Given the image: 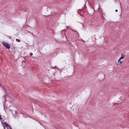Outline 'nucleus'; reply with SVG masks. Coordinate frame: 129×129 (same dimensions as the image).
Instances as JSON below:
<instances>
[{
	"instance_id": "obj_1",
	"label": "nucleus",
	"mask_w": 129,
	"mask_h": 129,
	"mask_svg": "<svg viewBox=\"0 0 129 129\" xmlns=\"http://www.w3.org/2000/svg\"><path fill=\"white\" fill-rule=\"evenodd\" d=\"M2 44L8 49L10 48V45L6 42H3L2 43Z\"/></svg>"
},
{
	"instance_id": "obj_2",
	"label": "nucleus",
	"mask_w": 129,
	"mask_h": 129,
	"mask_svg": "<svg viewBox=\"0 0 129 129\" xmlns=\"http://www.w3.org/2000/svg\"><path fill=\"white\" fill-rule=\"evenodd\" d=\"M121 59L120 58H119V59L118 60V64H120L122 63V61H121Z\"/></svg>"
},
{
	"instance_id": "obj_3",
	"label": "nucleus",
	"mask_w": 129,
	"mask_h": 129,
	"mask_svg": "<svg viewBox=\"0 0 129 129\" xmlns=\"http://www.w3.org/2000/svg\"><path fill=\"white\" fill-rule=\"evenodd\" d=\"M124 58V56L122 54H121V57L120 58V59H122Z\"/></svg>"
},
{
	"instance_id": "obj_4",
	"label": "nucleus",
	"mask_w": 129,
	"mask_h": 129,
	"mask_svg": "<svg viewBox=\"0 0 129 129\" xmlns=\"http://www.w3.org/2000/svg\"><path fill=\"white\" fill-rule=\"evenodd\" d=\"M4 124L7 126L8 127L9 126V125H8V124H7L6 122H4Z\"/></svg>"
},
{
	"instance_id": "obj_5",
	"label": "nucleus",
	"mask_w": 129,
	"mask_h": 129,
	"mask_svg": "<svg viewBox=\"0 0 129 129\" xmlns=\"http://www.w3.org/2000/svg\"><path fill=\"white\" fill-rule=\"evenodd\" d=\"M16 41L17 42H20V40H18L17 39H16Z\"/></svg>"
},
{
	"instance_id": "obj_6",
	"label": "nucleus",
	"mask_w": 129,
	"mask_h": 129,
	"mask_svg": "<svg viewBox=\"0 0 129 129\" xmlns=\"http://www.w3.org/2000/svg\"><path fill=\"white\" fill-rule=\"evenodd\" d=\"M2 118L1 117V116L0 115V120H2Z\"/></svg>"
},
{
	"instance_id": "obj_7",
	"label": "nucleus",
	"mask_w": 129,
	"mask_h": 129,
	"mask_svg": "<svg viewBox=\"0 0 129 129\" xmlns=\"http://www.w3.org/2000/svg\"><path fill=\"white\" fill-rule=\"evenodd\" d=\"M72 30V31H74L75 32H76L77 33V34L78 35H79V34L78 33V32H77L76 30H75V31H73V30Z\"/></svg>"
},
{
	"instance_id": "obj_8",
	"label": "nucleus",
	"mask_w": 129,
	"mask_h": 129,
	"mask_svg": "<svg viewBox=\"0 0 129 129\" xmlns=\"http://www.w3.org/2000/svg\"><path fill=\"white\" fill-rule=\"evenodd\" d=\"M10 129H12V128L9 125V126H8Z\"/></svg>"
},
{
	"instance_id": "obj_9",
	"label": "nucleus",
	"mask_w": 129,
	"mask_h": 129,
	"mask_svg": "<svg viewBox=\"0 0 129 129\" xmlns=\"http://www.w3.org/2000/svg\"><path fill=\"white\" fill-rule=\"evenodd\" d=\"M33 55V54L32 53H30V55H31V56H32Z\"/></svg>"
},
{
	"instance_id": "obj_10",
	"label": "nucleus",
	"mask_w": 129,
	"mask_h": 129,
	"mask_svg": "<svg viewBox=\"0 0 129 129\" xmlns=\"http://www.w3.org/2000/svg\"><path fill=\"white\" fill-rule=\"evenodd\" d=\"M9 38L10 39L11 38V37H10V36H9Z\"/></svg>"
},
{
	"instance_id": "obj_11",
	"label": "nucleus",
	"mask_w": 129,
	"mask_h": 129,
	"mask_svg": "<svg viewBox=\"0 0 129 129\" xmlns=\"http://www.w3.org/2000/svg\"><path fill=\"white\" fill-rule=\"evenodd\" d=\"M117 11H118V10H115V12H117Z\"/></svg>"
},
{
	"instance_id": "obj_12",
	"label": "nucleus",
	"mask_w": 129,
	"mask_h": 129,
	"mask_svg": "<svg viewBox=\"0 0 129 129\" xmlns=\"http://www.w3.org/2000/svg\"><path fill=\"white\" fill-rule=\"evenodd\" d=\"M1 123H2L3 124V122H2V121H1Z\"/></svg>"
},
{
	"instance_id": "obj_13",
	"label": "nucleus",
	"mask_w": 129,
	"mask_h": 129,
	"mask_svg": "<svg viewBox=\"0 0 129 129\" xmlns=\"http://www.w3.org/2000/svg\"><path fill=\"white\" fill-rule=\"evenodd\" d=\"M39 123H40V124L41 125H42V124L41 123H40V122H39Z\"/></svg>"
},
{
	"instance_id": "obj_14",
	"label": "nucleus",
	"mask_w": 129,
	"mask_h": 129,
	"mask_svg": "<svg viewBox=\"0 0 129 129\" xmlns=\"http://www.w3.org/2000/svg\"><path fill=\"white\" fill-rule=\"evenodd\" d=\"M21 113V114H23V113Z\"/></svg>"
},
{
	"instance_id": "obj_15",
	"label": "nucleus",
	"mask_w": 129,
	"mask_h": 129,
	"mask_svg": "<svg viewBox=\"0 0 129 129\" xmlns=\"http://www.w3.org/2000/svg\"><path fill=\"white\" fill-rule=\"evenodd\" d=\"M120 4V6H121V4Z\"/></svg>"
},
{
	"instance_id": "obj_16",
	"label": "nucleus",
	"mask_w": 129,
	"mask_h": 129,
	"mask_svg": "<svg viewBox=\"0 0 129 129\" xmlns=\"http://www.w3.org/2000/svg\"><path fill=\"white\" fill-rule=\"evenodd\" d=\"M23 61H24H24L23 60Z\"/></svg>"
},
{
	"instance_id": "obj_17",
	"label": "nucleus",
	"mask_w": 129,
	"mask_h": 129,
	"mask_svg": "<svg viewBox=\"0 0 129 129\" xmlns=\"http://www.w3.org/2000/svg\"><path fill=\"white\" fill-rule=\"evenodd\" d=\"M23 61H24H24L23 60Z\"/></svg>"
},
{
	"instance_id": "obj_18",
	"label": "nucleus",
	"mask_w": 129,
	"mask_h": 129,
	"mask_svg": "<svg viewBox=\"0 0 129 129\" xmlns=\"http://www.w3.org/2000/svg\"><path fill=\"white\" fill-rule=\"evenodd\" d=\"M23 61H24H24L23 60Z\"/></svg>"
}]
</instances>
